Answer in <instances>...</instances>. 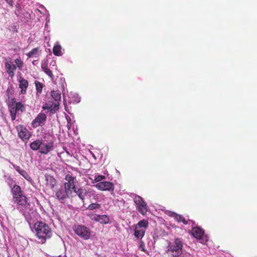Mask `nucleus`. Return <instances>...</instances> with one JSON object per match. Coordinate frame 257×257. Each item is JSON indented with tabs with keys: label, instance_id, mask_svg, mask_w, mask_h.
Wrapping results in <instances>:
<instances>
[{
	"label": "nucleus",
	"instance_id": "32",
	"mask_svg": "<svg viewBox=\"0 0 257 257\" xmlns=\"http://www.w3.org/2000/svg\"><path fill=\"white\" fill-rule=\"evenodd\" d=\"M41 68L43 71L45 70V69L48 68V63L46 62L42 63L41 64Z\"/></svg>",
	"mask_w": 257,
	"mask_h": 257
},
{
	"label": "nucleus",
	"instance_id": "22",
	"mask_svg": "<svg viewBox=\"0 0 257 257\" xmlns=\"http://www.w3.org/2000/svg\"><path fill=\"white\" fill-rule=\"evenodd\" d=\"M172 216L178 222H182L185 225L188 224L189 220H186L182 215L178 214L176 213H173Z\"/></svg>",
	"mask_w": 257,
	"mask_h": 257
},
{
	"label": "nucleus",
	"instance_id": "17",
	"mask_svg": "<svg viewBox=\"0 0 257 257\" xmlns=\"http://www.w3.org/2000/svg\"><path fill=\"white\" fill-rule=\"evenodd\" d=\"M192 235L197 239H201L204 235L203 230L199 227H193L191 230Z\"/></svg>",
	"mask_w": 257,
	"mask_h": 257
},
{
	"label": "nucleus",
	"instance_id": "19",
	"mask_svg": "<svg viewBox=\"0 0 257 257\" xmlns=\"http://www.w3.org/2000/svg\"><path fill=\"white\" fill-rule=\"evenodd\" d=\"M19 137L23 141H27L31 137V133L28 130H20L18 132Z\"/></svg>",
	"mask_w": 257,
	"mask_h": 257
},
{
	"label": "nucleus",
	"instance_id": "12",
	"mask_svg": "<svg viewBox=\"0 0 257 257\" xmlns=\"http://www.w3.org/2000/svg\"><path fill=\"white\" fill-rule=\"evenodd\" d=\"M46 115L43 113H40L37 117L32 121V125L33 127L42 126L46 120Z\"/></svg>",
	"mask_w": 257,
	"mask_h": 257
},
{
	"label": "nucleus",
	"instance_id": "31",
	"mask_svg": "<svg viewBox=\"0 0 257 257\" xmlns=\"http://www.w3.org/2000/svg\"><path fill=\"white\" fill-rule=\"evenodd\" d=\"M47 75H48L50 77H51L52 79L53 78L54 75L52 73V72L51 70H50L48 68L47 69H45V70L43 71Z\"/></svg>",
	"mask_w": 257,
	"mask_h": 257
},
{
	"label": "nucleus",
	"instance_id": "28",
	"mask_svg": "<svg viewBox=\"0 0 257 257\" xmlns=\"http://www.w3.org/2000/svg\"><path fill=\"white\" fill-rule=\"evenodd\" d=\"M101 207V205L97 203H91L87 207V209L90 210H93L96 209H99Z\"/></svg>",
	"mask_w": 257,
	"mask_h": 257
},
{
	"label": "nucleus",
	"instance_id": "35",
	"mask_svg": "<svg viewBox=\"0 0 257 257\" xmlns=\"http://www.w3.org/2000/svg\"><path fill=\"white\" fill-rule=\"evenodd\" d=\"M67 121H68V123H67V126L68 128H70V127H71V125L70 124V122L69 120L70 121L71 120H70V118H69V120L67 118Z\"/></svg>",
	"mask_w": 257,
	"mask_h": 257
},
{
	"label": "nucleus",
	"instance_id": "25",
	"mask_svg": "<svg viewBox=\"0 0 257 257\" xmlns=\"http://www.w3.org/2000/svg\"><path fill=\"white\" fill-rule=\"evenodd\" d=\"M41 145H42V141L37 140L31 143L30 147L33 150L36 151L39 149H40Z\"/></svg>",
	"mask_w": 257,
	"mask_h": 257
},
{
	"label": "nucleus",
	"instance_id": "3",
	"mask_svg": "<svg viewBox=\"0 0 257 257\" xmlns=\"http://www.w3.org/2000/svg\"><path fill=\"white\" fill-rule=\"evenodd\" d=\"M14 62L16 64L13 63L11 58H5V67L6 71L12 78L15 76L17 68L18 67L19 70H22L24 66V62L20 59L17 58Z\"/></svg>",
	"mask_w": 257,
	"mask_h": 257
},
{
	"label": "nucleus",
	"instance_id": "14",
	"mask_svg": "<svg viewBox=\"0 0 257 257\" xmlns=\"http://www.w3.org/2000/svg\"><path fill=\"white\" fill-rule=\"evenodd\" d=\"M91 219L93 221L99 222L102 224H107L110 221L109 218L106 215H92Z\"/></svg>",
	"mask_w": 257,
	"mask_h": 257
},
{
	"label": "nucleus",
	"instance_id": "37",
	"mask_svg": "<svg viewBox=\"0 0 257 257\" xmlns=\"http://www.w3.org/2000/svg\"><path fill=\"white\" fill-rule=\"evenodd\" d=\"M117 201H119V200H117ZM119 202H120V203H122L123 204H124V201L123 200H121V201H119Z\"/></svg>",
	"mask_w": 257,
	"mask_h": 257
},
{
	"label": "nucleus",
	"instance_id": "2",
	"mask_svg": "<svg viewBox=\"0 0 257 257\" xmlns=\"http://www.w3.org/2000/svg\"><path fill=\"white\" fill-rule=\"evenodd\" d=\"M34 228L36 235L41 243H44L47 239H49L52 236L51 229L45 222L37 221L34 224Z\"/></svg>",
	"mask_w": 257,
	"mask_h": 257
},
{
	"label": "nucleus",
	"instance_id": "24",
	"mask_svg": "<svg viewBox=\"0 0 257 257\" xmlns=\"http://www.w3.org/2000/svg\"><path fill=\"white\" fill-rule=\"evenodd\" d=\"M51 96L55 102H60L61 99V93L59 90H52L51 91Z\"/></svg>",
	"mask_w": 257,
	"mask_h": 257
},
{
	"label": "nucleus",
	"instance_id": "11",
	"mask_svg": "<svg viewBox=\"0 0 257 257\" xmlns=\"http://www.w3.org/2000/svg\"><path fill=\"white\" fill-rule=\"evenodd\" d=\"M66 182L64 183V187L66 190L72 192L76 189L74 184L75 178L72 177L70 174H68L65 177Z\"/></svg>",
	"mask_w": 257,
	"mask_h": 257
},
{
	"label": "nucleus",
	"instance_id": "10",
	"mask_svg": "<svg viewBox=\"0 0 257 257\" xmlns=\"http://www.w3.org/2000/svg\"><path fill=\"white\" fill-rule=\"evenodd\" d=\"M73 193L62 187L55 191V195L59 200H64L66 198H72Z\"/></svg>",
	"mask_w": 257,
	"mask_h": 257
},
{
	"label": "nucleus",
	"instance_id": "29",
	"mask_svg": "<svg viewBox=\"0 0 257 257\" xmlns=\"http://www.w3.org/2000/svg\"><path fill=\"white\" fill-rule=\"evenodd\" d=\"M105 179V176L103 175H98L97 176L95 177V179L93 181V183L94 182H100V181L102 180H104Z\"/></svg>",
	"mask_w": 257,
	"mask_h": 257
},
{
	"label": "nucleus",
	"instance_id": "5",
	"mask_svg": "<svg viewBox=\"0 0 257 257\" xmlns=\"http://www.w3.org/2000/svg\"><path fill=\"white\" fill-rule=\"evenodd\" d=\"M73 229L75 234L85 240L88 239L90 237L89 229L83 225H75Z\"/></svg>",
	"mask_w": 257,
	"mask_h": 257
},
{
	"label": "nucleus",
	"instance_id": "33",
	"mask_svg": "<svg viewBox=\"0 0 257 257\" xmlns=\"http://www.w3.org/2000/svg\"><path fill=\"white\" fill-rule=\"evenodd\" d=\"M6 2L11 7H13V0H5Z\"/></svg>",
	"mask_w": 257,
	"mask_h": 257
},
{
	"label": "nucleus",
	"instance_id": "18",
	"mask_svg": "<svg viewBox=\"0 0 257 257\" xmlns=\"http://www.w3.org/2000/svg\"><path fill=\"white\" fill-rule=\"evenodd\" d=\"M19 87L21 88V93L24 94L26 93L27 89L28 87V81L23 77H20L19 79Z\"/></svg>",
	"mask_w": 257,
	"mask_h": 257
},
{
	"label": "nucleus",
	"instance_id": "27",
	"mask_svg": "<svg viewBox=\"0 0 257 257\" xmlns=\"http://www.w3.org/2000/svg\"><path fill=\"white\" fill-rule=\"evenodd\" d=\"M35 84L37 93L41 94L42 92V89L44 87V85L42 83L37 80L35 81Z\"/></svg>",
	"mask_w": 257,
	"mask_h": 257
},
{
	"label": "nucleus",
	"instance_id": "34",
	"mask_svg": "<svg viewBox=\"0 0 257 257\" xmlns=\"http://www.w3.org/2000/svg\"><path fill=\"white\" fill-rule=\"evenodd\" d=\"M144 246H145L144 243L142 241H140V248H142V250H144Z\"/></svg>",
	"mask_w": 257,
	"mask_h": 257
},
{
	"label": "nucleus",
	"instance_id": "1",
	"mask_svg": "<svg viewBox=\"0 0 257 257\" xmlns=\"http://www.w3.org/2000/svg\"><path fill=\"white\" fill-rule=\"evenodd\" d=\"M11 192L12 195L13 202L16 204V208L24 215L29 213L31 206L28 198L23 194L20 186L12 184H10Z\"/></svg>",
	"mask_w": 257,
	"mask_h": 257
},
{
	"label": "nucleus",
	"instance_id": "26",
	"mask_svg": "<svg viewBox=\"0 0 257 257\" xmlns=\"http://www.w3.org/2000/svg\"><path fill=\"white\" fill-rule=\"evenodd\" d=\"M39 48H33L31 51L28 53L26 55L28 58H36L39 56Z\"/></svg>",
	"mask_w": 257,
	"mask_h": 257
},
{
	"label": "nucleus",
	"instance_id": "6",
	"mask_svg": "<svg viewBox=\"0 0 257 257\" xmlns=\"http://www.w3.org/2000/svg\"><path fill=\"white\" fill-rule=\"evenodd\" d=\"M134 201L136 204L138 211L143 215H146L148 211V206L144 199L139 195H136Z\"/></svg>",
	"mask_w": 257,
	"mask_h": 257
},
{
	"label": "nucleus",
	"instance_id": "15",
	"mask_svg": "<svg viewBox=\"0 0 257 257\" xmlns=\"http://www.w3.org/2000/svg\"><path fill=\"white\" fill-rule=\"evenodd\" d=\"M45 181L46 187L51 189H54L57 184V180L52 176L50 175L45 176Z\"/></svg>",
	"mask_w": 257,
	"mask_h": 257
},
{
	"label": "nucleus",
	"instance_id": "21",
	"mask_svg": "<svg viewBox=\"0 0 257 257\" xmlns=\"http://www.w3.org/2000/svg\"><path fill=\"white\" fill-rule=\"evenodd\" d=\"M53 53L54 55L57 56H62V47L58 42L56 43L53 48Z\"/></svg>",
	"mask_w": 257,
	"mask_h": 257
},
{
	"label": "nucleus",
	"instance_id": "7",
	"mask_svg": "<svg viewBox=\"0 0 257 257\" xmlns=\"http://www.w3.org/2000/svg\"><path fill=\"white\" fill-rule=\"evenodd\" d=\"M10 115L12 120H15L16 118V115L21 114L25 109L24 104L21 102H18L16 105L9 108Z\"/></svg>",
	"mask_w": 257,
	"mask_h": 257
},
{
	"label": "nucleus",
	"instance_id": "20",
	"mask_svg": "<svg viewBox=\"0 0 257 257\" xmlns=\"http://www.w3.org/2000/svg\"><path fill=\"white\" fill-rule=\"evenodd\" d=\"M72 192L73 193V194H72L73 197L78 195V196L82 200H84L86 194V190L81 188H79L77 190H76V188L72 191Z\"/></svg>",
	"mask_w": 257,
	"mask_h": 257
},
{
	"label": "nucleus",
	"instance_id": "4",
	"mask_svg": "<svg viewBox=\"0 0 257 257\" xmlns=\"http://www.w3.org/2000/svg\"><path fill=\"white\" fill-rule=\"evenodd\" d=\"M149 224L148 220L144 219L135 225L134 235L136 238L140 240L143 238Z\"/></svg>",
	"mask_w": 257,
	"mask_h": 257
},
{
	"label": "nucleus",
	"instance_id": "16",
	"mask_svg": "<svg viewBox=\"0 0 257 257\" xmlns=\"http://www.w3.org/2000/svg\"><path fill=\"white\" fill-rule=\"evenodd\" d=\"M54 146V143L52 142H50L47 143L42 142L41 145L40 152L42 154H47L51 150H52Z\"/></svg>",
	"mask_w": 257,
	"mask_h": 257
},
{
	"label": "nucleus",
	"instance_id": "23",
	"mask_svg": "<svg viewBox=\"0 0 257 257\" xmlns=\"http://www.w3.org/2000/svg\"><path fill=\"white\" fill-rule=\"evenodd\" d=\"M16 170L28 181L32 182L31 177L25 170L21 169L19 167H17Z\"/></svg>",
	"mask_w": 257,
	"mask_h": 257
},
{
	"label": "nucleus",
	"instance_id": "13",
	"mask_svg": "<svg viewBox=\"0 0 257 257\" xmlns=\"http://www.w3.org/2000/svg\"><path fill=\"white\" fill-rule=\"evenodd\" d=\"M59 105V102H48L44 105L42 108L44 110L48 109L50 114H54L58 110Z\"/></svg>",
	"mask_w": 257,
	"mask_h": 257
},
{
	"label": "nucleus",
	"instance_id": "9",
	"mask_svg": "<svg viewBox=\"0 0 257 257\" xmlns=\"http://www.w3.org/2000/svg\"><path fill=\"white\" fill-rule=\"evenodd\" d=\"M96 188L99 190L103 191L113 192L114 189V184L109 181H103L97 183L95 185Z\"/></svg>",
	"mask_w": 257,
	"mask_h": 257
},
{
	"label": "nucleus",
	"instance_id": "30",
	"mask_svg": "<svg viewBox=\"0 0 257 257\" xmlns=\"http://www.w3.org/2000/svg\"><path fill=\"white\" fill-rule=\"evenodd\" d=\"M16 100L15 98H12L8 103V108H10L13 106H14L15 105H16Z\"/></svg>",
	"mask_w": 257,
	"mask_h": 257
},
{
	"label": "nucleus",
	"instance_id": "36",
	"mask_svg": "<svg viewBox=\"0 0 257 257\" xmlns=\"http://www.w3.org/2000/svg\"><path fill=\"white\" fill-rule=\"evenodd\" d=\"M37 62V60H34L33 62H32V64L33 65H36V62Z\"/></svg>",
	"mask_w": 257,
	"mask_h": 257
},
{
	"label": "nucleus",
	"instance_id": "8",
	"mask_svg": "<svg viewBox=\"0 0 257 257\" xmlns=\"http://www.w3.org/2000/svg\"><path fill=\"white\" fill-rule=\"evenodd\" d=\"M170 249L173 255L178 256L182 252V242L179 238H176L174 243L170 246Z\"/></svg>",
	"mask_w": 257,
	"mask_h": 257
}]
</instances>
